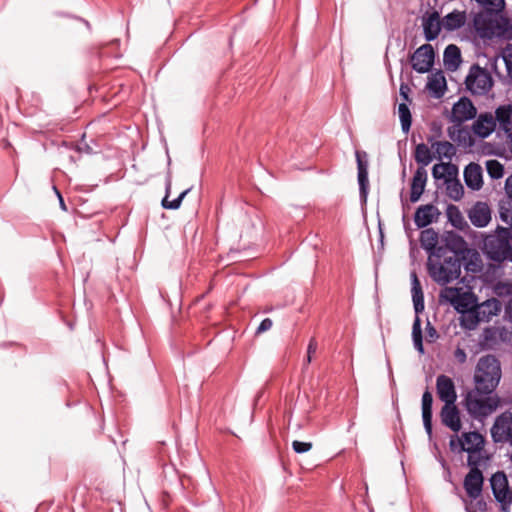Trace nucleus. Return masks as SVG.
<instances>
[{
	"label": "nucleus",
	"mask_w": 512,
	"mask_h": 512,
	"mask_svg": "<svg viewBox=\"0 0 512 512\" xmlns=\"http://www.w3.org/2000/svg\"><path fill=\"white\" fill-rule=\"evenodd\" d=\"M461 267V258L445 248H439L438 253H432L427 259L428 274L439 285H446L458 279Z\"/></svg>",
	"instance_id": "1"
},
{
	"label": "nucleus",
	"mask_w": 512,
	"mask_h": 512,
	"mask_svg": "<svg viewBox=\"0 0 512 512\" xmlns=\"http://www.w3.org/2000/svg\"><path fill=\"white\" fill-rule=\"evenodd\" d=\"M449 448L455 454L467 453V465L487 463L489 456L485 450V438L477 431L463 432L460 436L452 435Z\"/></svg>",
	"instance_id": "2"
},
{
	"label": "nucleus",
	"mask_w": 512,
	"mask_h": 512,
	"mask_svg": "<svg viewBox=\"0 0 512 512\" xmlns=\"http://www.w3.org/2000/svg\"><path fill=\"white\" fill-rule=\"evenodd\" d=\"M473 27L482 39L494 37L512 39L511 21L498 13L492 11H480L473 18Z\"/></svg>",
	"instance_id": "3"
},
{
	"label": "nucleus",
	"mask_w": 512,
	"mask_h": 512,
	"mask_svg": "<svg viewBox=\"0 0 512 512\" xmlns=\"http://www.w3.org/2000/svg\"><path fill=\"white\" fill-rule=\"evenodd\" d=\"M493 391H486L484 387L476 385L465 397V408L475 419L482 420L492 414L499 406L500 399L491 395Z\"/></svg>",
	"instance_id": "4"
},
{
	"label": "nucleus",
	"mask_w": 512,
	"mask_h": 512,
	"mask_svg": "<svg viewBox=\"0 0 512 512\" xmlns=\"http://www.w3.org/2000/svg\"><path fill=\"white\" fill-rule=\"evenodd\" d=\"M501 378V367L498 359L493 355L480 358L474 376L476 385L484 387L486 391H494Z\"/></svg>",
	"instance_id": "5"
},
{
	"label": "nucleus",
	"mask_w": 512,
	"mask_h": 512,
	"mask_svg": "<svg viewBox=\"0 0 512 512\" xmlns=\"http://www.w3.org/2000/svg\"><path fill=\"white\" fill-rule=\"evenodd\" d=\"M465 86L474 96H486L494 86L491 73L479 64H473L465 78Z\"/></svg>",
	"instance_id": "6"
},
{
	"label": "nucleus",
	"mask_w": 512,
	"mask_h": 512,
	"mask_svg": "<svg viewBox=\"0 0 512 512\" xmlns=\"http://www.w3.org/2000/svg\"><path fill=\"white\" fill-rule=\"evenodd\" d=\"M440 297L449 302L459 314L475 309L477 305L475 294L471 291H463L462 288L445 287Z\"/></svg>",
	"instance_id": "7"
},
{
	"label": "nucleus",
	"mask_w": 512,
	"mask_h": 512,
	"mask_svg": "<svg viewBox=\"0 0 512 512\" xmlns=\"http://www.w3.org/2000/svg\"><path fill=\"white\" fill-rule=\"evenodd\" d=\"M491 489L503 512H509L512 504V492L509 489L508 479L503 471H497L490 478Z\"/></svg>",
	"instance_id": "8"
},
{
	"label": "nucleus",
	"mask_w": 512,
	"mask_h": 512,
	"mask_svg": "<svg viewBox=\"0 0 512 512\" xmlns=\"http://www.w3.org/2000/svg\"><path fill=\"white\" fill-rule=\"evenodd\" d=\"M510 242L507 238L488 236L484 241V251L490 260L500 264L509 256Z\"/></svg>",
	"instance_id": "9"
},
{
	"label": "nucleus",
	"mask_w": 512,
	"mask_h": 512,
	"mask_svg": "<svg viewBox=\"0 0 512 512\" xmlns=\"http://www.w3.org/2000/svg\"><path fill=\"white\" fill-rule=\"evenodd\" d=\"M487 463H476L469 466V472L466 474L463 482L464 489L471 499H477L482 493L484 477L481 471L482 466H486Z\"/></svg>",
	"instance_id": "10"
},
{
	"label": "nucleus",
	"mask_w": 512,
	"mask_h": 512,
	"mask_svg": "<svg viewBox=\"0 0 512 512\" xmlns=\"http://www.w3.org/2000/svg\"><path fill=\"white\" fill-rule=\"evenodd\" d=\"M491 437L495 443L512 444V413L505 411L496 417L491 427Z\"/></svg>",
	"instance_id": "11"
},
{
	"label": "nucleus",
	"mask_w": 512,
	"mask_h": 512,
	"mask_svg": "<svg viewBox=\"0 0 512 512\" xmlns=\"http://www.w3.org/2000/svg\"><path fill=\"white\" fill-rule=\"evenodd\" d=\"M435 52L431 44H423L411 57L412 68L418 73H427L434 64Z\"/></svg>",
	"instance_id": "12"
},
{
	"label": "nucleus",
	"mask_w": 512,
	"mask_h": 512,
	"mask_svg": "<svg viewBox=\"0 0 512 512\" xmlns=\"http://www.w3.org/2000/svg\"><path fill=\"white\" fill-rule=\"evenodd\" d=\"M477 110L472 101L467 97H461L454 103L451 112V122L458 125L475 118Z\"/></svg>",
	"instance_id": "13"
},
{
	"label": "nucleus",
	"mask_w": 512,
	"mask_h": 512,
	"mask_svg": "<svg viewBox=\"0 0 512 512\" xmlns=\"http://www.w3.org/2000/svg\"><path fill=\"white\" fill-rule=\"evenodd\" d=\"M436 392L444 404L456 403L457 393L454 381L447 375L441 374L436 379Z\"/></svg>",
	"instance_id": "14"
},
{
	"label": "nucleus",
	"mask_w": 512,
	"mask_h": 512,
	"mask_svg": "<svg viewBox=\"0 0 512 512\" xmlns=\"http://www.w3.org/2000/svg\"><path fill=\"white\" fill-rule=\"evenodd\" d=\"M441 422L455 433H458L462 427L460 411L456 404H444L440 411Z\"/></svg>",
	"instance_id": "15"
},
{
	"label": "nucleus",
	"mask_w": 512,
	"mask_h": 512,
	"mask_svg": "<svg viewBox=\"0 0 512 512\" xmlns=\"http://www.w3.org/2000/svg\"><path fill=\"white\" fill-rule=\"evenodd\" d=\"M464 181L466 186L478 191L483 186V170L478 163L471 162L464 168Z\"/></svg>",
	"instance_id": "16"
},
{
	"label": "nucleus",
	"mask_w": 512,
	"mask_h": 512,
	"mask_svg": "<svg viewBox=\"0 0 512 512\" xmlns=\"http://www.w3.org/2000/svg\"><path fill=\"white\" fill-rule=\"evenodd\" d=\"M469 220L475 227H485L491 220V210L487 203L477 202L469 211Z\"/></svg>",
	"instance_id": "17"
},
{
	"label": "nucleus",
	"mask_w": 512,
	"mask_h": 512,
	"mask_svg": "<svg viewBox=\"0 0 512 512\" xmlns=\"http://www.w3.org/2000/svg\"><path fill=\"white\" fill-rule=\"evenodd\" d=\"M422 26L424 36L427 41L435 40L441 31V22L437 11L429 13L423 17Z\"/></svg>",
	"instance_id": "18"
},
{
	"label": "nucleus",
	"mask_w": 512,
	"mask_h": 512,
	"mask_svg": "<svg viewBox=\"0 0 512 512\" xmlns=\"http://www.w3.org/2000/svg\"><path fill=\"white\" fill-rule=\"evenodd\" d=\"M496 127L495 119L490 113L480 114L477 120L473 123V132L481 137H488Z\"/></svg>",
	"instance_id": "19"
},
{
	"label": "nucleus",
	"mask_w": 512,
	"mask_h": 512,
	"mask_svg": "<svg viewBox=\"0 0 512 512\" xmlns=\"http://www.w3.org/2000/svg\"><path fill=\"white\" fill-rule=\"evenodd\" d=\"M427 182V171L423 167H419L412 178L410 201L417 202L424 192Z\"/></svg>",
	"instance_id": "20"
},
{
	"label": "nucleus",
	"mask_w": 512,
	"mask_h": 512,
	"mask_svg": "<svg viewBox=\"0 0 512 512\" xmlns=\"http://www.w3.org/2000/svg\"><path fill=\"white\" fill-rule=\"evenodd\" d=\"M438 214L437 208L432 204L422 205L417 208L414 215V222L418 228H424L430 225L434 217Z\"/></svg>",
	"instance_id": "21"
},
{
	"label": "nucleus",
	"mask_w": 512,
	"mask_h": 512,
	"mask_svg": "<svg viewBox=\"0 0 512 512\" xmlns=\"http://www.w3.org/2000/svg\"><path fill=\"white\" fill-rule=\"evenodd\" d=\"M432 405L433 396L429 389H426L422 395V420L426 433L432 436Z\"/></svg>",
	"instance_id": "22"
},
{
	"label": "nucleus",
	"mask_w": 512,
	"mask_h": 512,
	"mask_svg": "<svg viewBox=\"0 0 512 512\" xmlns=\"http://www.w3.org/2000/svg\"><path fill=\"white\" fill-rule=\"evenodd\" d=\"M426 88L434 98H441L447 90V83L442 71L433 73L429 78Z\"/></svg>",
	"instance_id": "23"
},
{
	"label": "nucleus",
	"mask_w": 512,
	"mask_h": 512,
	"mask_svg": "<svg viewBox=\"0 0 512 512\" xmlns=\"http://www.w3.org/2000/svg\"><path fill=\"white\" fill-rule=\"evenodd\" d=\"M411 278V293L414 310L416 314L421 313L424 310V294L421 283L418 279L417 273L412 271L410 273Z\"/></svg>",
	"instance_id": "24"
},
{
	"label": "nucleus",
	"mask_w": 512,
	"mask_h": 512,
	"mask_svg": "<svg viewBox=\"0 0 512 512\" xmlns=\"http://www.w3.org/2000/svg\"><path fill=\"white\" fill-rule=\"evenodd\" d=\"M443 62L447 70L456 71L462 62L460 49L454 44L448 45L444 50Z\"/></svg>",
	"instance_id": "25"
},
{
	"label": "nucleus",
	"mask_w": 512,
	"mask_h": 512,
	"mask_svg": "<svg viewBox=\"0 0 512 512\" xmlns=\"http://www.w3.org/2000/svg\"><path fill=\"white\" fill-rule=\"evenodd\" d=\"M438 239V233L432 228H427L420 233L421 246L429 253V255H432V253H438V249L440 248L437 247Z\"/></svg>",
	"instance_id": "26"
},
{
	"label": "nucleus",
	"mask_w": 512,
	"mask_h": 512,
	"mask_svg": "<svg viewBox=\"0 0 512 512\" xmlns=\"http://www.w3.org/2000/svg\"><path fill=\"white\" fill-rule=\"evenodd\" d=\"M476 309L484 322H488L492 316H496L501 311V303L497 299L491 298L480 304L477 303Z\"/></svg>",
	"instance_id": "27"
},
{
	"label": "nucleus",
	"mask_w": 512,
	"mask_h": 512,
	"mask_svg": "<svg viewBox=\"0 0 512 512\" xmlns=\"http://www.w3.org/2000/svg\"><path fill=\"white\" fill-rule=\"evenodd\" d=\"M495 122L499 123L505 132L512 130V105H501L495 110Z\"/></svg>",
	"instance_id": "28"
},
{
	"label": "nucleus",
	"mask_w": 512,
	"mask_h": 512,
	"mask_svg": "<svg viewBox=\"0 0 512 512\" xmlns=\"http://www.w3.org/2000/svg\"><path fill=\"white\" fill-rule=\"evenodd\" d=\"M466 22V14L464 11L454 10L448 13L443 20V26L448 31L461 28Z\"/></svg>",
	"instance_id": "29"
},
{
	"label": "nucleus",
	"mask_w": 512,
	"mask_h": 512,
	"mask_svg": "<svg viewBox=\"0 0 512 512\" xmlns=\"http://www.w3.org/2000/svg\"><path fill=\"white\" fill-rule=\"evenodd\" d=\"M445 185V191L446 195L454 200L459 201L463 195H464V187L457 178V176H452L446 179Z\"/></svg>",
	"instance_id": "30"
},
{
	"label": "nucleus",
	"mask_w": 512,
	"mask_h": 512,
	"mask_svg": "<svg viewBox=\"0 0 512 512\" xmlns=\"http://www.w3.org/2000/svg\"><path fill=\"white\" fill-rule=\"evenodd\" d=\"M457 167L450 163L435 164L432 168V176L435 180L446 179L452 176H457Z\"/></svg>",
	"instance_id": "31"
},
{
	"label": "nucleus",
	"mask_w": 512,
	"mask_h": 512,
	"mask_svg": "<svg viewBox=\"0 0 512 512\" xmlns=\"http://www.w3.org/2000/svg\"><path fill=\"white\" fill-rule=\"evenodd\" d=\"M460 325L467 330H473L480 322H484L479 311L475 308L460 314Z\"/></svg>",
	"instance_id": "32"
},
{
	"label": "nucleus",
	"mask_w": 512,
	"mask_h": 512,
	"mask_svg": "<svg viewBox=\"0 0 512 512\" xmlns=\"http://www.w3.org/2000/svg\"><path fill=\"white\" fill-rule=\"evenodd\" d=\"M432 147L435 149L439 159L446 158L451 160L456 154L454 145L448 141H436L432 144Z\"/></svg>",
	"instance_id": "33"
},
{
	"label": "nucleus",
	"mask_w": 512,
	"mask_h": 512,
	"mask_svg": "<svg viewBox=\"0 0 512 512\" xmlns=\"http://www.w3.org/2000/svg\"><path fill=\"white\" fill-rule=\"evenodd\" d=\"M414 157L415 161L418 164H421V167L423 168L429 165L433 160V155L429 147L424 143H420L416 146Z\"/></svg>",
	"instance_id": "34"
},
{
	"label": "nucleus",
	"mask_w": 512,
	"mask_h": 512,
	"mask_svg": "<svg viewBox=\"0 0 512 512\" xmlns=\"http://www.w3.org/2000/svg\"><path fill=\"white\" fill-rule=\"evenodd\" d=\"M412 340H413L414 348L420 354H424L421 320L418 315H416L414 322H413V326H412Z\"/></svg>",
	"instance_id": "35"
},
{
	"label": "nucleus",
	"mask_w": 512,
	"mask_h": 512,
	"mask_svg": "<svg viewBox=\"0 0 512 512\" xmlns=\"http://www.w3.org/2000/svg\"><path fill=\"white\" fill-rule=\"evenodd\" d=\"M401 128L404 133H408L412 123V116L409 107L405 103L399 104L398 107Z\"/></svg>",
	"instance_id": "36"
},
{
	"label": "nucleus",
	"mask_w": 512,
	"mask_h": 512,
	"mask_svg": "<svg viewBox=\"0 0 512 512\" xmlns=\"http://www.w3.org/2000/svg\"><path fill=\"white\" fill-rule=\"evenodd\" d=\"M480 6L482 11H492L493 13L500 14L505 6L504 0H475Z\"/></svg>",
	"instance_id": "37"
},
{
	"label": "nucleus",
	"mask_w": 512,
	"mask_h": 512,
	"mask_svg": "<svg viewBox=\"0 0 512 512\" xmlns=\"http://www.w3.org/2000/svg\"><path fill=\"white\" fill-rule=\"evenodd\" d=\"M486 169L488 175L492 179H500L504 174V167L498 160H488L486 161Z\"/></svg>",
	"instance_id": "38"
},
{
	"label": "nucleus",
	"mask_w": 512,
	"mask_h": 512,
	"mask_svg": "<svg viewBox=\"0 0 512 512\" xmlns=\"http://www.w3.org/2000/svg\"><path fill=\"white\" fill-rule=\"evenodd\" d=\"M191 189H192L191 187L185 189L183 192L180 193V195L177 198H175L172 201H168L167 198L165 197L162 200V206L165 209H171V210L178 209L181 206V203H182L184 197L191 191Z\"/></svg>",
	"instance_id": "39"
},
{
	"label": "nucleus",
	"mask_w": 512,
	"mask_h": 512,
	"mask_svg": "<svg viewBox=\"0 0 512 512\" xmlns=\"http://www.w3.org/2000/svg\"><path fill=\"white\" fill-rule=\"evenodd\" d=\"M358 184H359V191H360V197L366 201L367 194H368V171H364V169L361 172H358Z\"/></svg>",
	"instance_id": "40"
},
{
	"label": "nucleus",
	"mask_w": 512,
	"mask_h": 512,
	"mask_svg": "<svg viewBox=\"0 0 512 512\" xmlns=\"http://www.w3.org/2000/svg\"><path fill=\"white\" fill-rule=\"evenodd\" d=\"M447 214L453 226L459 227L460 224L463 222V217L456 206H448Z\"/></svg>",
	"instance_id": "41"
},
{
	"label": "nucleus",
	"mask_w": 512,
	"mask_h": 512,
	"mask_svg": "<svg viewBox=\"0 0 512 512\" xmlns=\"http://www.w3.org/2000/svg\"><path fill=\"white\" fill-rule=\"evenodd\" d=\"M500 219L502 222L509 225L512 228V208L501 206L499 210Z\"/></svg>",
	"instance_id": "42"
},
{
	"label": "nucleus",
	"mask_w": 512,
	"mask_h": 512,
	"mask_svg": "<svg viewBox=\"0 0 512 512\" xmlns=\"http://www.w3.org/2000/svg\"><path fill=\"white\" fill-rule=\"evenodd\" d=\"M317 348H318V343H317L316 339L315 338H311L309 343H308L307 355H306V359H305L304 365H308V364L311 363L312 356L316 353Z\"/></svg>",
	"instance_id": "43"
},
{
	"label": "nucleus",
	"mask_w": 512,
	"mask_h": 512,
	"mask_svg": "<svg viewBox=\"0 0 512 512\" xmlns=\"http://www.w3.org/2000/svg\"><path fill=\"white\" fill-rule=\"evenodd\" d=\"M292 448L296 453L301 454V453H305V452H308L309 450H311L312 443L295 440L292 442Z\"/></svg>",
	"instance_id": "44"
},
{
	"label": "nucleus",
	"mask_w": 512,
	"mask_h": 512,
	"mask_svg": "<svg viewBox=\"0 0 512 512\" xmlns=\"http://www.w3.org/2000/svg\"><path fill=\"white\" fill-rule=\"evenodd\" d=\"M425 331L427 341L434 342L438 338L437 330L429 321L426 323Z\"/></svg>",
	"instance_id": "45"
},
{
	"label": "nucleus",
	"mask_w": 512,
	"mask_h": 512,
	"mask_svg": "<svg viewBox=\"0 0 512 512\" xmlns=\"http://www.w3.org/2000/svg\"><path fill=\"white\" fill-rule=\"evenodd\" d=\"M495 293L499 296L512 294V285L498 284L495 286Z\"/></svg>",
	"instance_id": "46"
},
{
	"label": "nucleus",
	"mask_w": 512,
	"mask_h": 512,
	"mask_svg": "<svg viewBox=\"0 0 512 512\" xmlns=\"http://www.w3.org/2000/svg\"><path fill=\"white\" fill-rule=\"evenodd\" d=\"M272 325H273L272 320L270 318H265L259 324V326H258V328L256 330V333L257 334H261L263 332H266V331L271 329Z\"/></svg>",
	"instance_id": "47"
},
{
	"label": "nucleus",
	"mask_w": 512,
	"mask_h": 512,
	"mask_svg": "<svg viewBox=\"0 0 512 512\" xmlns=\"http://www.w3.org/2000/svg\"><path fill=\"white\" fill-rule=\"evenodd\" d=\"M454 358L458 363L463 364L467 360V354L464 349L457 347L454 351Z\"/></svg>",
	"instance_id": "48"
},
{
	"label": "nucleus",
	"mask_w": 512,
	"mask_h": 512,
	"mask_svg": "<svg viewBox=\"0 0 512 512\" xmlns=\"http://www.w3.org/2000/svg\"><path fill=\"white\" fill-rule=\"evenodd\" d=\"M356 160L358 172H361L363 169L364 171H368V162L361 158V153L359 151H356Z\"/></svg>",
	"instance_id": "49"
},
{
	"label": "nucleus",
	"mask_w": 512,
	"mask_h": 512,
	"mask_svg": "<svg viewBox=\"0 0 512 512\" xmlns=\"http://www.w3.org/2000/svg\"><path fill=\"white\" fill-rule=\"evenodd\" d=\"M505 189L507 194L512 198V175L506 179Z\"/></svg>",
	"instance_id": "50"
},
{
	"label": "nucleus",
	"mask_w": 512,
	"mask_h": 512,
	"mask_svg": "<svg viewBox=\"0 0 512 512\" xmlns=\"http://www.w3.org/2000/svg\"><path fill=\"white\" fill-rule=\"evenodd\" d=\"M508 76L512 79V60L504 58Z\"/></svg>",
	"instance_id": "51"
},
{
	"label": "nucleus",
	"mask_w": 512,
	"mask_h": 512,
	"mask_svg": "<svg viewBox=\"0 0 512 512\" xmlns=\"http://www.w3.org/2000/svg\"><path fill=\"white\" fill-rule=\"evenodd\" d=\"M476 506L478 507L480 512L486 511V503L484 501H482V500L477 501Z\"/></svg>",
	"instance_id": "52"
},
{
	"label": "nucleus",
	"mask_w": 512,
	"mask_h": 512,
	"mask_svg": "<svg viewBox=\"0 0 512 512\" xmlns=\"http://www.w3.org/2000/svg\"><path fill=\"white\" fill-rule=\"evenodd\" d=\"M54 189H55V191H56V193H57V196H58V198H59L61 208H62L63 210H66V206H65V203H64V200H63V198H62L61 193H60V192H59L55 187H54Z\"/></svg>",
	"instance_id": "53"
},
{
	"label": "nucleus",
	"mask_w": 512,
	"mask_h": 512,
	"mask_svg": "<svg viewBox=\"0 0 512 512\" xmlns=\"http://www.w3.org/2000/svg\"><path fill=\"white\" fill-rule=\"evenodd\" d=\"M405 89H408V88L402 85L400 87V94L403 96V98L408 99V95H407Z\"/></svg>",
	"instance_id": "54"
},
{
	"label": "nucleus",
	"mask_w": 512,
	"mask_h": 512,
	"mask_svg": "<svg viewBox=\"0 0 512 512\" xmlns=\"http://www.w3.org/2000/svg\"><path fill=\"white\" fill-rule=\"evenodd\" d=\"M508 260H510L512 262V244H510V247H509V256L507 258Z\"/></svg>",
	"instance_id": "55"
},
{
	"label": "nucleus",
	"mask_w": 512,
	"mask_h": 512,
	"mask_svg": "<svg viewBox=\"0 0 512 512\" xmlns=\"http://www.w3.org/2000/svg\"><path fill=\"white\" fill-rule=\"evenodd\" d=\"M508 134V138L511 141V151H512V130L510 132H506Z\"/></svg>",
	"instance_id": "56"
}]
</instances>
